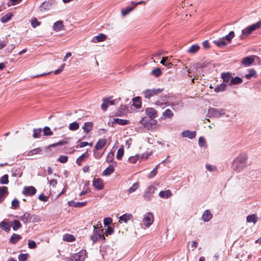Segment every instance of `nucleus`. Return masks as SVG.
Wrapping results in <instances>:
<instances>
[{"mask_svg":"<svg viewBox=\"0 0 261 261\" xmlns=\"http://www.w3.org/2000/svg\"><path fill=\"white\" fill-rule=\"evenodd\" d=\"M247 156L245 154H241L236 158L232 165V169L237 172L242 171L246 166Z\"/></svg>","mask_w":261,"mask_h":261,"instance_id":"obj_1","label":"nucleus"},{"mask_svg":"<svg viewBox=\"0 0 261 261\" xmlns=\"http://www.w3.org/2000/svg\"><path fill=\"white\" fill-rule=\"evenodd\" d=\"M261 28V19L258 21L252 24L242 31V34L240 36L241 39H243L251 34L253 31H255Z\"/></svg>","mask_w":261,"mask_h":261,"instance_id":"obj_2","label":"nucleus"},{"mask_svg":"<svg viewBox=\"0 0 261 261\" xmlns=\"http://www.w3.org/2000/svg\"><path fill=\"white\" fill-rule=\"evenodd\" d=\"M86 256L85 250H82L78 253L71 255L68 258V261H84Z\"/></svg>","mask_w":261,"mask_h":261,"instance_id":"obj_3","label":"nucleus"},{"mask_svg":"<svg viewBox=\"0 0 261 261\" xmlns=\"http://www.w3.org/2000/svg\"><path fill=\"white\" fill-rule=\"evenodd\" d=\"M163 90V88L146 89L142 92V94L145 98L150 99L151 97L161 93Z\"/></svg>","mask_w":261,"mask_h":261,"instance_id":"obj_4","label":"nucleus"},{"mask_svg":"<svg viewBox=\"0 0 261 261\" xmlns=\"http://www.w3.org/2000/svg\"><path fill=\"white\" fill-rule=\"evenodd\" d=\"M225 111L224 109H218L214 108H210L207 112V116L209 117H220L224 115Z\"/></svg>","mask_w":261,"mask_h":261,"instance_id":"obj_5","label":"nucleus"},{"mask_svg":"<svg viewBox=\"0 0 261 261\" xmlns=\"http://www.w3.org/2000/svg\"><path fill=\"white\" fill-rule=\"evenodd\" d=\"M112 97L103 98L102 99L103 102L101 104V108L103 111H106L109 106L115 104L116 100H111Z\"/></svg>","mask_w":261,"mask_h":261,"instance_id":"obj_6","label":"nucleus"},{"mask_svg":"<svg viewBox=\"0 0 261 261\" xmlns=\"http://www.w3.org/2000/svg\"><path fill=\"white\" fill-rule=\"evenodd\" d=\"M142 222L147 227L150 226L153 222V215L152 213L146 214L143 218Z\"/></svg>","mask_w":261,"mask_h":261,"instance_id":"obj_7","label":"nucleus"},{"mask_svg":"<svg viewBox=\"0 0 261 261\" xmlns=\"http://www.w3.org/2000/svg\"><path fill=\"white\" fill-rule=\"evenodd\" d=\"M221 78L223 79V83L229 86L231 85V80L232 79V76L230 73H222L221 74Z\"/></svg>","mask_w":261,"mask_h":261,"instance_id":"obj_8","label":"nucleus"},{"mask_svg":"<svg viewBox=\"0 0 261 261\" xmlns=\"http://www.w3.org/2000/svg\"><path fill=\"white\" fill-rule=\"evenodd\" d=\"M93 186L97 190H102L104 188L103 180L99 178H94L93 180Z\"/></svg>","mask_w":261,"mask_h":261,"instance_id":"obj_9","label":"nucleus"},{"mask_svg":"<svg viewBox=\"0 0 261 261\" xmlns=\"http://www.w3.org/2000/svg\"><path fill=\"white\" fill-rule=\"evenodd\" d=\"M36 192V189L33 186L25 187L22 191V193L26 195L33 196Z\"/></svg>","mask_w":261,"mask_h":261,"instance_id":"obj_10","label":"nucleus"},{"mask_svg":"<svg viewBox=\"0 0 261 261\" xmlns=\"http://www.w3.org/2000/svg\"><path fill=\"white\" fill-rule=\"evenodd\" d=\"M8 194V188L5 186L0 187V203L2 202Z\"/></svg>","mask_w":261,"mask_h":261,"instance_id":"obj_11","label":"nucleus"},{"mask_svg":"<svg viewBox=\"0 0 261 261\" xmlns=\"http://www.w3.org/2000/svg\"><path fill=\"white\" fill-rule=\"evenodd\" d=\"M145 112L146 115L151 118H155L157 116L156 110L152 108H146Z\"/></svg>","mask_w":261,"mask_h":261,"instance_id":"obj_12","label":"nucleus"},{"mask_svg":"<svg viewBox=\"0 0 261 261\" xmlns=\"http://www.w3.org/2000/svg\"><path fill=\"white\" fill-rule=\"evenodd\" d=\"M133 219V215L130 214H125L122 216H120L119 220V222L120 223H126L128 221L132 220Z\"/></svg>","mask_w":261,"mask_h":261,"instance_id":"obj_13","label":"nucleus"},{"mask_svg":"<svg viewBox=\"0 0 261 261\" xmlns=\"http://www.w3.org/2000/svg\"><path fill=\"white\" fill-rule=\"evenodd\" d=\"M106 142L107 141L105 139H100L98 140L95 146L94 150L98 151V150L102 149L106 145Z\"/></svg>","mask_w":261,"mask_h":261,"instance_id":"obj_14","label":"nucleus"},{"mask_svg":"<svg viewBox=\"0 0 261 261\" xmlns=\"http://www.w3.org/2000/svg\"><path fill=\"white\" fill-rule=\"evenodd\" d=\"M213 217V215L209 210H205L202 216V220L205 222L209 221Z\"/></svg>","mask_w":261,"mask_h":261,"instance_id":"obj_15","label":"nucleus"},{"mask_svg":"<svg viewBox=\"0 0 261 261\" xmlns=\"http://www.w3.org/2000/svg\"><path fill=\"white\" fill-rule=\"evenodd\" d=\"M93 232L100 235L103 234V229H102L101 224L98 222L96 225H93Z\"/></svg>","mask_w":261,"mask_h":261,"instance_id":"obj_16","label":"nucleus"},{"mask_svg":"<svg viewBox=\"0 0 261 261\" xmlns=\"http://www.w3.org/2000/svg\"><path fill=\"white\" fill-rule=\"evenodd\" d=\"M182 136L184 137H187L189 139H192L196 137V132H191L189 130H185L182 132Z\"/></svg>","mask_w":261,"mask_h":261,"instance_id":"obj_17","label":"nucleus"},{"mask_svg":"<svg viewBox=\"0 0 261 261\" xmlns=\"http://www.w3.org/2000/svg\"><path fill=\"white\" fill-rule=\"evenodd\" d=\"M142 102L141 98L139 96H137L133 99V105L136 109L140 108L141 107Z\"/></svg>","mask_w":261,"mask_h":261,"instance_id":"obj_18","label":"nucleus"},{"mask_svg":"<svg viewBox=\"0 0 261 261\" xmlns=\"http://www.w3.org/2000/svg\"><path fill=\"white\" fill-rule=\"evenodd\" d=\"M173 116V113L170 109H166L162 113L161 119H166L167 118H171Z\"/></svg>","mask_w":261,"mask_h":261,"instance_id":"obj_19","label":"nucleus"},{"mask_svg":"<svg viewBox=\"0 0 261 261\" xmlns=\"http://www.w3.org/2000/svg\"><path fill=\"white\" fill-rule=\"evenodd\" d=\"M90 239L92 241L93 243H95L99 240H105L103 235L96 234L93 232V234L90 236Z\"/></svg>","mask_w":261,"mask_h":261,"instance_id":"obj_20","label":"nucleus"},{"mask_svg":"<svg viewBox=\"0 0 261 261\" xmlns=\"http://www.w3.org/2000/svg\"><path fill=\"white\" fill-rule=\"evenodd\" d=\"M64 29L63 22L61 20L56 22L54 25V30L56 32L61 31Z\"/></svg>","mask_w":261,"mask_h":261,"instance_id":"obj_21","label":"nucleus"},{"mask_svg":"<svg viewBox=\"0 0 261 261\" xmlns=\"http://www.w3.org/2000/svg\"><path fill=\"white\" fill-rule=\"evenodd\" d=\"M159 196L162 198H168L172 195V193L169 190L166 191H161L159 194Z\"/></svg>","mask_w":261,"mask_h":261,"instance_id":"obj_22","label":"nucleus"},{"mask_svg":"<svg viewBox=\"0 0 261 261\" xmlns=\"http://www.w3.org/2000/svg\"><path fill=\"white\" fill-rule=\"evenodd\" d=\"M68 204L70 206L75 207H81L85 206L87 204V201L84 202H74V201H69Z\"/></svg>","mask_w":261,"mask_h":261,"instance_id":"obj_23","label":"nucleus"},{"mask_svg":"<svg viewBox=\"0 0 261 261\" xmlns=\"http://www.w3.org/2000/svg\"><path fill=\"white\" fill-rule=\"evenodd\" d=\"M160 63L165 65V66L167 67L168 68H170L173 66L172 63L170 62V61L168 60V57H163L162 60L161 61Z\"/></svg>","mask_w":261,"mask_h":261,"instance_id":"obj_24","label":"nucleus"},{"mask_svg":"<svg viewBox=\"0 0 261 261\" xmlns=\"http://www.w3.org/2000/svg\"><path fill=\"white\" fill-rule=\"evenodd\" d=\"M93 123L92 122H87L84 124V126L83 127V129H84V132L86 133H88L90 132L93 127Z\"/></svg>","mask_w":261,"mask_h":261,"instance_id":"obj_25","label":"nucleus"},{"mask_svg":"<svg viewBox=\"0 0 261 261\" xmlns=\"http://www.w3.org/2000/svg\"><path fill=\"white\" fill-rule=\"evenodd\" d=\"M106 38L107 36L106 35L101 33L94 37L92 41L95 43L96 42H102L105 41Z\"/></svg>","mask_w":261,"mask_h":261,"instance_id":"obj_26","label":"nucleus"},{"mask_svg":"<svg viewBox=\"0 0 261 261\" xmlns=\"http://www.w3.org/2000/svg\"><path fill=\"white\" fill-rule=\"evenodd\" d=\"M254 62V59L251 57L244 58L242 60V64L246 66L250 65Z\"/></svg>","mask_w":261,"mask_h":261,"instance_id":"obj_27","label":"nucleus"},{"mask_svg":"<svg viewBox=\"0 0 261 261\" xmlns=\"http://www.w3.org/2000/svg\"><path fill=\"white\" fill-rule=\"evenodd\" d=\"M213 43L214 44L219 47H223L226 46L227 44V43L225 40H224L223 38L217 40H214L213 41Z\"/></svg>","mask_w":261,"mask_h":261,"instance_id":"obj_28","label":"nucleus"},{"mask_svg":"<svg viewBox=\"0 0 261 261\" xmlns=\"http://www.w3.org/2000/svg\"><path fill=\"white\" fill-rule=\"evenodd\" d=\"M21 238V237L19 234L13 233L10 239V242L14 244L20 240Z\"/></svg>","mask_w":261,"mask_h":261,"instance_id":"obj_29","label":"nucleus"},{"mask_svg":"<svg viewBox=\"0 0 261 261\" xmlns=\"http://www.w3.org/2000/svg\"><path fill=\"white\" fill-rule=\"evenodd\" d=\"M246 221L247 222L255 224L257 221V217L255 214L250 215L247 217Z\"/></svg>","mask_w":261,"mask_h":261,"instance_id":"obj_30","label":"nucleus"},{"mask_svg":"<svg viewBox=\"0 0 261 261\" xmlns=\"http://www.w3.org/2000/svg\"><path fill=\"white\" fill-rule=\"evenodd\" d=\"M226 88V84L224 83H222L219 85H217L214 89V91L215 92H220L222 91H224Z\"/></svg>","mask_w":261,"mask_h":261,"instance_id":"obj_31","label":"nucleus"},{"mask_svg":"<svg viewBox=\"0 0 261 261\" xmlns=\"http://www.w3.org/2000/svg\"><path fill=\"white\" fill-rule=\"evenodd\" d=\"M134 9L133 5L132 6H127L125 8L121 10V14L123 16L127 15L130 12H131Z\"/></svg>","mask_w":261,"mask_h":261,"instance_id":"obj_32","label":"nucleus"},{"mask_svg":"<svg viewBox=\"0 0 261 261\" xmlns=\"http://www.w3.org/2000/svg\"><path fill=\"white\" fill-rule=\"evenodd\" d=\"M13 15V14L12 13H8L1 18V20L2 22L6 23L11 19Z\"/></svg>","mask_w":261,"mask_h":261,"instance_id":"obj_33","label":"nucleus"},{"mask_svg":"<svg viewBox=\"0 0 261 261\" xmlns=\"http://www.w3.org/2000/svg\"><path fill=\"white\" fill-rule=\"evenodd\" d=\"M234 37V32L233 31H230L229 34L222 38L224 40H226L228 43H230L231 42V40Z\"/></svg>","mask_w":261,"mask_h":261,"instance_id":"obj_34","label":"nucleus"},{"mask_svg":"<svg viewBox=\"0 0 261 261\" xmlns=\"http://www.w3.org/2000/svg\"><path fill=\"white\" fill-rule=\"evenodd\" d=\"M79 124L76 122L74 121L69 124V129L72 131H75L79 128Z\"/></svg>","mask_w":261,"mask_h":261,"instance_id":"obj_35","label":"nucleus"},{"mask_svg":"<svg viewBox=\"0 0 261 261\" xmlns=\"http://www.w3.org/2000/svg\"><path fill=\"white\" fill-rule=\"evenodd\" d=\"M199 46L198 44L192 45L188 49V53L194 54L198 51Z\"/></svg>","mask_w":261,"mask_h":261,"instance_id":"obj_36","label":"nucleus"},{"mask_svg":"<svg viewBox=\"0 0 261 261\" xmlns=\"http://www.w3.org/2000/svg\"><path fill=\"white\" fill-rule=\"evenodd\" d=\"M114 171V167L112 165H109L103 172L105 175H110Z\"/></svg>","mask_w":261,"mask_h":261,"instance_id":"obj_37","label":"nucleus"},{"mask_svg":"<svg viewBox=\"0 0 261 261\" xmlns=\"http://www.w3.org/2000/svg\"><path fill=\"white\" fill-rule=\"evenodd\" d=\"M42 152L41 148L38 147L33 149L28 152V155L29 156L37 154L40 153Z\"/></svg>","mask_w":261,"mask_h":261,"instance_id":"obj_38","label":"nucleus"},{"mask_svg":"<svg viewBox=\"0 0 261 261\" xmlns=\"http://www.w3.org/2000/svg\"><path fill=\"white\" fill-rule=\"evenodd\" d=\"M139 187V182L134 183L133 186L128 189L127 192L128 194L135 192Z\"/></svg>","mask_w":261,"mask_h":261,"instance_id":"obj_39","label":"nucleus"},{"mask_svg":"<svg viewBox=\"0 0 261 261\" xmlns=\"http://www.w3.org/2000/svg\"><path fill=\"white\" fill-rule=\"evenodd\" d=\"M63 240L67 242H73L75 240L74 236L70 234H66L63 236Z\"/></svg>","mask_w":261,"mask_h":261,"instance_id":"obj_40","label":"nucleus"},{"mask_svg":"<svg viewBox=\"0 0 261 261\" xmlns=\"http://www.w3.org/2000/svg\"><path fill=\"white\" fill-rule=\"evenodd\" d=\"M256 76V71L253 69L248 70V73L245 75V77L247 79H250L252 77Z\"/></svg>","mask_w":261,"mask_h":261,"instance_id":"obj_41","label":"nucleus"},{"mask_svg":"<svg viewBox=\"0 0 261 261\" xmlns=\"http://www.w3.org/2000/svg\"><path fill=\"white\" fill-rule=\"evenodd\" d=\"M114 122L119 125H126L128 123V121L127 120L119 119V118H115L114 119Z\"/></svg>","mask_w":261,"mask_h":261,"instance_id":"obj_42","label":"nucleus"},{"mask_svg":"<svg viewBox=\"0 0 261 261\" xmlns=\"http://www.w3.org/2000/svg\"><path fill=\"white\" fill-rule=\"evenodd\" d=\"M0 227L5 231H8L10 230V226L7 223L3 221L0 223Z\"/></svg>","mask_w":261,"mask_h":261,"instance_id":"obj_43","label":"nucleus"},{"mask_svg":"<svg viewBox=\"0 0 261 261\" xmlns=\"http://www.w3.org/2000/svg\"><path fill=\"white\" fill-rule=\"evenodd\" d=\"M242 82L243 80L239 77L237 76L234 78L232 77V79L231 80V85L239 84L242 83Z\"/></svg>","mask_w":261,"mask_h":261,"instance_id":"obj_44","label":"nucleus"},{"mask_svg":"<svg viewBox=\"0 0 261 261\" xmlns=\"http://www.w3.org/2000/svg\"><path fill=\"white\" fill-rule=\"evenodd\" d=\"M21 226V224L20 222L18 220H14L13 222V225L12 226L13 229L15 231L20 228Z\"/></svg>","mask_w":261,"mask_h":261,"instance_id":"obj_45","label":"nucleus"},{"mask_svg":"<svg viewBox=\"0 0 261 261\" xmlns=\"http://www.w3.org/2000/svg\"><path fill=\"white\" fill-rule=\"evenodd\" d=\"M43 132L45 136H51L53 134V132L50 130V128L48 126H45L43 129Z\"/></svg>","mask_w":261,"mask_h":261,"instance_id":"obj_46","label":"nucleus"},{"mask_svg":"<svg viewBox=\"0 0 261 261\" xmlns=\"http://www.w3.org/2000/svg\"><path fill=\"white\" fill-rule=\"evenodd\" d=\"M158 168V165H156V167L148 174V178H153L156 175Z\"/></svg>","mask_w":261,"mask_h":261,"instance_id":"obj_47","label":"nucleus"},{"mask_svg":"<svg viewBox=\"0 0 261 261\" xmlns=\"http://www.w3.org/2000/svg\"><path fill=\"white\" fill-rule=\"evenodd\" d=\"M151 74L156 77H159L161 75L162 71L160 68H156L152 70Z\"/></svg>","mask_w":261,"mask_h":261,"instance_id":"obj_48","label":"nucleus"},{"mask_svg":"<svg viewBox=\"0 0 261 261\" xmlns=\"http://www.w3.org/2000/svg\"><path fill=\"white\" fill-rule=\"evenodd\" d=\"M9 182L8 175L5 174L3 175L0 179V183L1 184H7Z\"/></svg>","mask_w":261,"mask_h":261,"instance_id":"obj_49","label":"nucleus"},{"mask_svg":"<svg viewBox=\"0 0 261 261\" xmlns=\"http://www.w3.org/2000/svg\"><path fill=\"white\" fill-rule=\"evenodd\" d=\"M41 131V128L34 129L33 130V137L35 138H39Z\"/></svg>","mask_w":261,"mask_h":261,"instance_id":"obj_50","label":"nucleus"},{"mask_svg":"<svg viewBox=\"0 0 261 261\" xmlns=\"http://www.w3.org/2000/svg\"><path fill=\"white\" fill-rule=\"evenodd\" d=\"M124 154V150L122 148H119L117 152L116 158L118 160H120Z\"/></svg>","mask_w":261,"mask_h":261,"instance_id":"obj_51","label":"nucleus"},{"mask_svg":"<svg viewBox=\"0 0 261 261\" xmlns=\"http://www.w3.org/2000/svg\"><path fill=\"white\" fill-rule=\"evenodd\" d=\"M155 189L156 188L154 186L150 185L146 188L145 192H147L149 194H152L154 193Z\"/></svg>","mask_w":261,"mask_h":261,"instance_id":"obj_52","label":"nucleus"},{"mask_svg":"<svg viewBox=\"0 0 261 261\" xmlns=\"http://www.w3.org/2000/svg\"><path fill=\"white\" fill-rule=\"evenodd\" d=\"M68 156L66 155H60L59 158L58 159V161L60 162L61 163H66L68 161Z\"/></svg>","mask_w":261,"mask_h":261,"instance_id":"obj_53","label":"nucleus"},{"mask_svg":"<svg viewBox=\"0 0 261 261\" xmlns=\"http://www.w3.org/2000/svg\"><path fill=\"white\" fill-rule=\"evenodd\" d=\"M88 156V155L87 154V153H84L83 154H82L79 158H77L76 160L77 164L80 165V163L84 160V158H87Z\"/></svg>","mask_w":261,"mask_h":261,"instance_id":"obj_54","label":"nucleus"},{"mask_svg":"<svg viewBox=\"0 0 261 261\" xmlns=\"http://www.w3.org/2000/svg\"><path fill=\"white\" fill-rule=\"evenodd\" d=\"M19 201L18 200H17V199H14L12 201V207L14 208V209H16L18 207H19Z\"/></svg>","mask_w":261,"mask_h":261,"instance_id":"obj_55","label":"nucleus"},{"mask_svg":"<svg viewBox=\"0 0 261 261\" xmlns=\"http://www.w3.org/2000/svg\"><path fill=\"white\" fill-rule=\"evenodd\" d=\"M31 24L33 28H36L40 24V22L38 21L36 18H34L31 20Z\"/></svg>","mask_w":261,"mask_h":261,"instance_id":"obj_56","label":"nucleus"},{"mask_svg":"<svg viewBox=\"0 0 261 261\" xmlns=\"http://www.w3.org/2000/svg\"><path fill=\"white\" fill-rule=\"evenodd\" d=\"M138 159H139L138 155H135V156H132L129 157L128 159V161H129L130 163L134 164L137 162V161L138 160Z\"/></svg>","mask_w":261,"mask_h":261,"instance_id":"obj_57","label":"nucleus"},{"mask_svg":"<svg viewBox=\"0 0 261 261\" xmlns=\"http://www.w3.org/2000/svg\"><path fill=\"white\" fill-rule=\"evenodd\" d=\"M28 257V254H21L18 256L19 261H25Z\"/></svg>","mask_w":261,"mask_h":261,"instance_id":"obj_58","label":"nucleus"},{"mask_svg":"<svg viewBox=\"0 0 261 261\" xmlns=\"http://www.w3.org/2000/svg\"><path fill=\"white\" fill-rule=\"evenodd\" d=\"M29 248L30 249H35L36 247V242L32 240H29L28 243Z\"/></svg>","mask_w":261,"mask_h":261,"instance_id":"obj_59","label":"nucleus"},{"mask_svg":"<svg viewBox=\"0 0 261 261\" xmlns=\"http://www.w3.org/2000/svg\"><path fill=\"white\" fill-rule=\"evenodd\" d=\"M114 232V229L112 227H108L107 230L105 231V233L106 236L111 235Z\"/></svg>","mask_w":261,"mask_h":261,"instance_id":"obj_60","label":"nucleus"},{"mask_svg":"<svg viewBox=\"0 0 261 261\" xmlns=\"http://www.w3.org/2000/svg\"><path fill=\"white\" fill-rule=\"evenodd\" d=\"M198 143L200 146H204L205 145V139L201 137L199 138Z\"/></svg>","mask_w":261,"mask_h":261,"instance_id":"obj_61","label":"nucleus"},{"mask_svg":"<svg viewBox=\"0 0 261 261\" xmlns=\"http://www.w3.org/2000/svg\"><path fill=\"white\" fill-rule=\"evenodd\" d=\"M143 197L145 200L149 201L151 199L152 197V194H149L145 191V193L143 195Z\"/></svg>","mask_w":261,"mask_h":261,"instance_id":"obj_62","label":"nucleus"},{"mask_svg":"<svg viewBox=\"0 0 261 261\" xmlns=\"http://www.w3.org/2000/svg\"><path fill=\"white\" fill-rule=\"evenodd\" d=\"M38 198L40 200L44 202H46L48 199V198L47 196H45L43 194H40Z\"/></svg>","mask_w":261,"mask_h":261,"instance_id":"obj_63","label":"nucleus"},{"mask_svg":"<svg viewBox=\"0 0 261 261\" xmlns=\"http://www.w3.org/2000/svg\"><path fill=\"white\" fill-rule=\"evenodd\" d=\"M65 64H63L57 70H55L54 71V73L55 74H59L60 73H61L63 70L64 69V67H65Z\"/></svg>","mask_w":261,"mask_h":261,"instance_id":"obj_64","label":"nucleus"}]
</instances>
